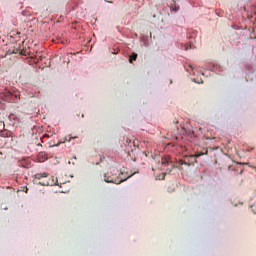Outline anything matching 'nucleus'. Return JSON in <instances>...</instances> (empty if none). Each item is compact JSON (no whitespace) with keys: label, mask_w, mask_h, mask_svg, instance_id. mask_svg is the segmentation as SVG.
Masks as SVG:
<instances>
[{"label":"nucleus","mask_w":256,"mask_h":256,"mask_svg":"<svg viewBox=\"0 0 256 256\" xmlns=\"http://www.w3.org/2000/svg\"><path fill=\"white\" fill-rule=\"evenodd\" d=\"M35 181L38 185H42L44 187H53V185H57V180L54 177L49 178V173L42 172L35 174Z\"/></svg>","instance_id":"1"},{"label":"nucleus","mask_w":256,"mask_h":256,"mask_svg":"<svg viewBox=\"0 0 256 256\" xmlns=\"http://www.w3.org/2000/svg\"><path fill=\"white\" fill-rule=\"evenodd\" d=\"M209 153V150L204 149L203 152H199L196 151L194 155H190V156H184V159H186V161H188V165H195V163H197V157H203V155H207Z\"/></svg>","instance_id":"2"},{"label":"nucleus","mask_w":256,"mask_h":256,"mask_svg":"<svg viewBox=\"0 0 256 256\" xmlns=\"http://www.w3.org/2000/svg\"><path fill=\"white\" fill-rule=\"evenodd\" d=\"M161 165L167 166L170 165L171 169H167V173H171L173 169H175V166L173 165V162H171V157L170 156H164L161 159Z\"/></svg>","instance_id":"3"},{"label":"nucleus","mask_w":256,"mask_h":256,"mask_svg":"<svg viewBox=\"0 0 256 256\" xmlns=\"http://www.w3.org/2000/svg\"><path fill=\"white\" fill-rule=\"evenodd\" d=\"M183 165H184L185 167H191V165L189 164V161L186 160V158H184V159L178 161V167H179L180 169H184V168H183Z\"/></svg>","instance_id":"4"},{"label":"nucleus","mask_w":256,"mask_h":256,"mask_svg":"<svg viewBox=\"0 0 256 256\" xmlns=\"http://www.w3.org/2000/svg\"><path fill=\"white\" fill-rule=\"evenodd\" d=\"M104 180L106 183H116L117 185H119V183H122L123 181H115V179H113L111 176H109V174H105L104 176Z\"/></svg>","instance_id":"5"},{"label":"nucleus","mask_w":256,"mask_h":256,"mask_svg":"<svg viewBox=\"0 0 256 256\" xmlns=\"http://www.w3.org/2000/svg\"><path fill=\"white\" fill-rule=\"evenodd\" d=\"M0 137H3V138L13 137V132L9 130H0Z\"/></svg>","instance_id":"6"},{"label":"nucleus","mask_w":256,"mask_h":256,"mask_svg":"<svg viewBox=\"0 0 256 256\" xmlns=\"http://www.w3.org/2000/svg\"><path fill=\"white\" fill-rule=\"evenodd\" d=\"M129 61H130V63H133V61H137V53H132Z\"/></svg>","instance_id":"7"},{"label":"nucleus","mask_w":256,"mask_h":256,"mask_svg":"<svg viewBox=\"0 0 256 256\" xmlns=\"http://www.w3.org/2000/svg\"><path fill=\"white\" fill-rule=\"evenodd\" d=\"M9 53L10 54H14V55H17V53H19V49H17V48H14L13 50H9Z\"/></svg>","instance_id":"8"},{"label":"nucleus","mask_w":256,"mask_h":256,"mask_svg":"<svg viewBox=\"0 0 256 256\" xmlns=\"http://www.w3.org/2000/svg\"><path fill=\"white\" fill-rule=\"evenodd\" d=\"M71 139H77V137H70V138L68 139V143H71Z\"/></svg>","instance_id":"9"},{"label":"nucleus","mask_w":256,"mask_h":256,"mask_svg":"<svg viewBox=\"0 0 256 256\" xmlns=\"http://www.w3.org/2000/svg\"><path fill=\"white\" fill-rule=\"evenodd\" d=\"M0 125L4 126L5 127V123L1 122Z\"/></svg>","instance_id":"10"},{"label":"nucleus","mask_w":256,"mask_h":256,"mask_svg":"<svg viewBox=\"0 0 256 256\" xmlns=\"http://www.w3.org/2000/svg\"><path fill=\"white\" fill-rule=\"evenodd\" d=\"M162 179H165V173L163 174V177H162Z\"/></svg>","instance_id":"11"},{"label":"nucleus","mask_w":256,"mask_h":256,"mask_svg":"<svg viewBox=\"0 0 256 256\" xmlns=\"http://www.w3.org/2000/svg\"><path fill=\"white\" fill-rule=\"evenodd\" d=\"M174 123H176V124H177V123H179V121H176V122H174Z\"/></svg>","instance_id":"12"},{"label":"nucleus","mask_w":256,"mask_h":256,"mask_svg":"<svg viewBox=\"0 0 256 256\" xmlns=\"http://www.w3.org/2000/svg\"><path fill=\"white\" fill-rule=\"evenodd\" d=\"M0 155H3V153L0 152Z\"/></svg>","instance_id":"13"}]
</instances>
